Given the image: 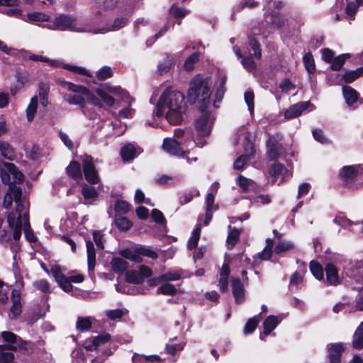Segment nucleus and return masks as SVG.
<instances>
[{"instance_id":"obj_39","label":"nucleus","mask_w":363,"mask_h":363,"mask_svg":"<svg viewBox=\"0 0 363 363\" xmlns=\"http://www.w3.org/2000/svg\"><path fill=\"white\" fill-rule=\"evenodd\" d=\"M92 325L91 318L79 317L76 323V328L81 332L89 330Z\"/></svg>"},{"instance_id":"obj_50","label":"nucleus","mask_w":363,"mask_h":363,"mask_svg":"<svg viewBox=\"0 0 363 363\" xmlns=\"http://www.w3.org/2000/svg\"><path fill=\"white\" fill-rule=\"evenodd\" d=\"M16 255H14L13 257L14 259V262L13 263V271L16 279L15 284L16 288H21L23 286V281L22 276L20 274L19 268L17 266V262H16Z\"/></svg>"},{"instance_id":"obj_59","label":"nucleus","mask_w":363,"mask_h":363,"mask_svg":"<svg viewBox=\"0 0 363 363\" xmlns=\"http://www.w3.org/2000/svg\"><path fill=\"white\" fill-rule=\"evenodd\" d=\"M33 286L37 289L45 292L50 293L51 292V286L49 282L45 279H40L33 282Z\"/></svg>"},{"instance_id":"obj_24","label":"nucleus","mask_w":363,"mask_h":363,"mask_svg":"<svg viewBox=\"0 0 363 363\" xmlns=\"http://www.w3.org/2000/svg\"><path fill=\"white\" fill-rule=\"evenodd\" d=\"M11 350H16V346L10 345L9 347H6L0 345V363H16Z\"/></svg>"},{"instance_id":"obj_40","label":"nucleus","mask_w":363,"mask_h":363,"mask_svg":"<svg viewBox=\"0 0 363 363\" xmlns=\"http://www.w3.org/2000/svg\"><path fill=\"white\" fill-rule=\"evenodd\" d=\"M240 235V231L237 228L231 229L229 226V233L227 238V244L228 248L234 247L235 243L238 242Z\"/></svg>"},{"instance_id":"obj_7","label":"nucleus","mask_w":363,"mask_h":363,"mask_svg":"<svg viewBox=\"0 0 363 363\" xmlns=\"http://www.w3.org/2000/svg\"><path fill=\"white\" fill-rule=\"evenodd\" d=\"M1 178L3 183L10 185L22 182L23 175L13 163L4 162L1 167Z\"/></svg>"},{"instance_id":"obj_25","label":"nucleus","mask_w":363,"mask_h":363,"mask_svg":"<svg viewBox=\"0 0 363 363\" xmlns=\"http://www.w3.org/2000/svg\"><path fill=\"white\" fill-rule=\"evenodd\" d=\"M326 281L330 285H337L340 280L336 267L331 264H328L325 267Z\"/></svg>"},{"instance_id":"obj_2","label":"nucleus","mask_w":363,"mask_h":363,"mask_svg":"<svg viewBox=\"0 0 363 363\" xmlns=\"http://www.w3.org/2000/svg\"><path fill=\"white\" fill-rule=\"evenodd\" d=\"M187 108L184 94L171 87L165 89L157 103L153 114L160 118L164 114L167 121L172 125L180 124Z\"/></svg>"},{"instance_id":"obj_42","label":"nucleus","mask_w":363,"mask_h":363,"mask_svg":"<svg viewBox=\"0 0 363 363\" xmlns=\"http://www.w3.org/2000/svg\"><path fill=\"white\" fill-rule=\"evenodd\" d=\"M125 279L128 283L140 284L143 281V276L136 270L128 271L125 274Z\"/></svg>"},{"instance_id":"obj_13","label":"nucleus","mask_w":363,"mask_h":363,"mask_svg":"<svg viewBox=\"0 0 363 363\" xmlns=\"http://www.w3.org/2000/svg\"><path fill=\"white\" fill-rule=\"evenodd\" d=\"M1 336L4 342L9 343L4 345L6 347H9L10 345H15L16 346V349L21 348L27 350V345L30 344L29 342L23 340L20 337L9 331L1 332Z\"/></svg>"},{"instance_id":"obj_49","label":"nucleus","mask_w":363,"mask_h":363,"mask_svg":"<svg viewBox=\"0 0 363 363\" xmlns=\"http://www.w3.org/2000/svg\"><path fill=\"white\" fill-rule=\"evenodd\" d=\"M151 217L156 223L162 225L164 228H167V220L160 210L156 208L152 210Z\"/></svg>"},{"instance_id":"obj_33","label":"nucleus","mask_w":363,"mask_h":363,"mask_svg":"<svg viewBox=\"0 0 363 363\" xmlns=\"http://www.w3.org/2000/svg\"><path fill=\"white\" fill-rule=\"evenodd\" d=\"M269 174L272 177H281L284 179L289 175V171L283 164L275 163L271 166L269 169Z\"/></svg>"},{"instance_id":"obj_64","label":"nucleus","mask_w":363,"mask_h":363,"mask_svg":"<svg viewBox=\"0 0 363 363\" xmlns=\"http://www.w3.org/2000/svg\"><path fill=\"white\" fill-rule=\"evenodd\" d=\"M87 262L89 273H94L96 266V251H87Z\"/></svg>"},{"instance_id":"obj_16","label":"nucleus","mask_w":363,"mask_h":363,"mask_svg":"<svg viewBox=\"0 0 363 363\" xmlns=\"http://www.w3.org/2000/svg\"><path fill=\"white\" fill-rule=\"evenodd\" d=\"M328 356L330 363H340L342 353L345 351L342 343L328 345Z\"/></svg>"},{"instance_id":"obj_21","label":"nucleus","mask_w":363,"mask_h":363,"mask_svg":"<svg viewBox=\"0 0 363 363\" xmlns=\"http://www.w3.org/2000/svg\"><path fill=\"white\" fill-rule=\"evenodd\" d=\"M140 153V148L133 143H128L121 149V155L123 161L133 160Z\"/></svg>"},{"instance_id":"obj_63","label":"nucleus","mask_w":363,"mask_h":363,"mask_svg":"<svg viewBox=\"0 0 363 363\" xmlns=\"http://www.w3.org/2000/svg\"><path fill=\"white\" fill-rule=\"evenodd\" d=\"M182 276L178 272H168L160 276V280L163 281H177L181 279Z\"/></svg>"},{"instance_id":"obj_17","label":"nucleus","mask_w":363,"mask_h":363,"mask_svg":"<svg viewBox=\"0 0 363 363\" xmlns=\"http://www.w3.org/2000/svg\"><path fill=\"white\" fill-rule=\"evenodd\" d=\"M309 101H301L291 106L284 113L286 119L298 117L310 106Z\"/></svg>"},{"instance_id":"obj_48","label":"nucleus","mask_w":363,"mask_h":363,"mask_svg":"<svg viewBox=\"0 0 363 363\" xmlns=\"http://www.w3.org/2000/svg\"><path fill=\"white\" fill-rule=\"evenodd\" d=\"M96 92L106 105L111 107L114 105L115 99L111 95L109 94V93L107 92V91L97 89Z\"/></svg>"},{"instance_id":"obj_29","label":"nucleus","mask_w":363,"mask_h":363,"mask_svg":"<svg viewBox=\"0 0 363 363\" xmlns=\"http://www.w3.org/2000/svg\"><path fill=\"white\" fill-rule=\"evenodd\" d=\"M175 340L176 337L172 338L169 340V342L166 344V351L171 355H174L177 352L182 351L186 343L184 340H182L179 343H174V342Z\"/></svg>"},{"instance_id":"obj_55","label":"nucleus","mask_w":363,"mask_h":363,"mask_svg":"<svg viewBox=\"0 0 363 363\" xmlns=\"http://www.w3.org/2000/svg\"><path fill=\"white\" fill-rule=\"evenodd\" d=\"M303 61L307 71L309 73H313L315 67L312 54L310 52L306 53L303 57Z\"/></svg>"},{"instance_id":"obj_47","label":"nucleus","mask_w":363,"mask_h":363,"mask_svg":"<svg viewBox=\"0 0 363 363\" xmlns=\"http://www.w3.org/2000/svg\"><path fill=\"white\" fill-rule=\"evenodd\" d=\"M37 107L38 97L35 96L30 99V102L26 108L28 121H31L33 119L34 115L37 111Z\"/></svg>"},{"instance_id":"obj_1","label":"nucleus","mask_w":363,"mask_h":363,"mask_svg":"<svg viewBox=\"0 0 363 363\" xmlns=\"http://www.w3.org/2000/svg\"><path fill=\"white\" fill-rule=\"evenodd\" d=\"M22 191L20 187L15 184L9 186V191L4 198L3 206L8 209L11 207L13 201L16 203L14 211L7 215V225L4 220L0 218V242L1 243L9 242L11 240V233L15 240H18L21 236V219L26 211L29 213V204L26 198H22Z\"/></svg>"},{"instance_id":"obj_26","label":"nucleus","mask_w":363,"mask_h":363,"mask_svg":"<svg viewBox=\"0 0 363 363\" xmlns=\"http://www.w3.org/2000/svg\"><path fill=\"white\" fill-rule=\"evenodd\" d=\"M22 19L26 22L39 23L50 21V17L48 14L41 12H32L27 13L26 17Z\"/></svg>"},{"instance_id":"obj_32","label":"nucleus","mask_w":363,"mask_h":363,"mask_svg":"<svg viewBox=\"0 0 363 363\" xmlns=\"http://www.w3.org/2000/svg\"><path fill=\"white\" fill-rule=\"evenodd\" d=\"M67 174L74 179H81L82 177L81 167L79 162L72 161L66 169Z\"/></svg>"},{"instance_id":"obj_51","label":"nucleus","mask_w":363,"mask_h":363,"mask_svg":"<svg viewBox=\"0 0 363 363\" xmlns=\"http://www.w3.org/2000/svg\"><path fill=\"white\" fill-rule=\"evenodd\" d=\"M92 235L96 247L99 249H104L106 240L103 233L101 231L95 230L93 232Z\"/></svg>"},{"instance_id":"obj_12","label":"nucleus","mask_w":363,"mask_h":363,"mask_svg":"<svg viewBox=\"0 0 363 363\" xmlns=\"http://www.w3.org/2000/svg\"><path fill=\"white\" fill-rule=\"evenodd\" d=\"M283 153V147L274 136H269L267 141V155L271 160H277Z\"/></svg>"},{"instance_id":"obj_3","label":"nucleus","mask_w":363,"mask_h":363,"mask_svg":"<svg viewBox=\"0 0 363 363\" xmlns=\"http://www.w3.org/2000/svg\"><path fill=\"white\" fill-rule=\"evenodd\" d=\"M49 28L92 34H104L109 30V28L105 27L96 28L93 22L80 21L74 16L64 14L56 17Z\"/></svg>"},{"instance_id":"obj_28","label":"nucleus","mask_w":363,"mask_h":363,"mask_svg":"<svg viewBox=\"0 0 363 363\" xmlns=\"http://www.w3.org/2000/svg\"><path fill=\"white\" fill-rule=\"evenodd\" d=\"M112 270L118 274H122L128 269V262L121 257H113L111 262Z\"/></svg>"},{"instance_id":"obj_22","label":"nucleus","mask_w":363,"mask_h":363,"mask_svg":"<svg viewBox=\"0 0 363 363\" xmlns=\"http://www.w3.org/2000/svg\"><path fill=\"white\" fill-rule=\"evenodd\" d=\"M64 98L65 101L69 104L79 105L82 108V112L86 116L90 118H93V116L89 115L86 112V110L84 108L86 101L82 94H67L65 95Z\"/></svg>"},{"instance_id":"obj_61","label":"nucleus","mask_w":363,"mask_h":363,"mask_svg":"<svg viewBox=\"0 0 363 363\" xmlns=\"http://www.w3.org/2000/svg\"><path fill=\"white\" fill-rule=\"evenodd\" d=\"M106 91L116 96L124 99L128 96V94L119 86H107Z\"/></svg>"},{"instance_id":"obj_41","label":"nucleus","mask_w":363,"mask_h":363,"mask_svg":"<svg viewBox=\"0 0 363 363\" xmlns=\"http://www.w3.org/2000/svg\"><path fill=\"white\" fill-rule=\"evenodd\" d=\"M28 59L34 62H44L54 67H57L60 66V61L56 60H50L49 58L41 55L32 54L28 57Z\"/></svg>"},{"instance_id":"obj_45","label":"nucleus","mask_w":363,"mask_h":363,"mask_svg":"<svg viewBox=\"0 0 363 363\" xmlns=\"http://www.w3.org/2000/svg\"><path fill=\"white\" fill-rule=\"evenodd\" d=\"M114 223L116 227L120 230L123 231L129 230L133 225L131 221L126 217H116L114 220Z\"/></svg>"},{"instance_id":"obj_38","label":"nucleus","mask_w":363,"mask_h":363,"mask_svg":"<svg viewBox=\"0 0 363 363\" xmlns=\"http://www.w3.org/2000/svg\"><path fill=\"white\" fill-rule=\"evenodd\" d=\"M363 74V67H359L355 70L348 71L342 76V79L346 83H352L356 79Z\"/></svg>"},{"instance_id":"obj_30","label":"nucleus","mask_w":363,"mask_h":363,"mask_svg":"<svg viewBox=\"0 0 363 363\" xmlns=\"http://www.w3.org/2000/svg\"><path fill=\"white\" fill-rule=\"evenodd\" d=\"M237 184L242 191H254L256 189L255 182L242 175L237 178Z\"/></svg>"},{"instance_id":"obj_62","label":"nucleus","mask_w":363,"mask_h":363,"mask_svg":"<svg viewBox=\"0 0 363 363\" xmlns=\"http://www.w3.org/2000/svg\"><path fill=\"white\" fill-rule=\"evenodd\" d=\"M113 75L111 69L110 67L104 66L101 67L96 72V77L100 80H104L111 77Z\"/></svg>"},{"instance_id":"obj_46","label":"nucleus","mask_w":363,"mask_h":363,"mask_svg":"<svg viewBox=\"0 0 363 363\" xmlns=\"http://www.w3.org/2000/svg\"><path fill=\"white\" fill-rule=\"evenodd\" d=\"M310 269L313 276L318 280L323 279L324 273L321 265L316 261L310 262Z\"/></svg>"},{"instance_id":"obj_52","label":"nucleus","mask_w":363,"mask_h":363,"mask_svg":"<svg viewBox=\"0 0 363 363\" xmlns=\"http://www.w3.org/2000/svg\"><path fill=\"white\" fill-rule=\"evenodd\" d=\"M333 222L341 228H346L352 225L359 224V222L352 223L350 220L342 215H337L333 220Z\"/></svg>"},{"instance_id":"obj_18","label":"nucleus","mask_w":363,"mask_h":363,"mask_svg":"<svg viewBox=\"0 0 363 363\" xmlns=\"http://www.w3.org/2000/svg\"><path fill=\"white\" fill-rule=\"evenodd\" d=\"M342 93L347 104L349 106L357 107V104H362L363 101L358 98V94L353 88L348 86L342 87Z\"/></svg>"},{"instance_id":"obj_35","label":"nucleus","mask_w":363,"mask_h":363,"mask_svg":"<svg viewBox=\"0 0 363 363\" xmlns=\"http://www.w3.org/2000/svg\"><path fill=\"white\" fill-rule=\"evenodd\" d=\"M0 153L2 157L9 160H13L14 158V152L11 145L6 142H0Z\"/></svg>"},{"instance_id":"obj_44","label":"nucleus","mask_w":363,"mask_h":363,"mask_svg":"<svg viewBox=\"0 0 363 363\" xmlns=\"http://www.w3.org/2000/svg\"><path fill=\"white\" fill-rule=\"evenodd\" d=\"M128 22V19L126 18H124V17H121V18H118L116 19H115L113 25L110 27L108 26H96L95 24H94V27L96 28H103V27H105V28H109V31H111V30H118L123 27H124Z\"/></svg>"},{"instance_id":"obj_20","label":"nucleus","mask_w":363,"mask_h":363,"mask_svg":"<svg viewBox=\"0 0 363 363\" xmlns=\"http://www.w3.org/2000/svg\"><path fill=\"white\" fill-rule=\"evenodd\" d=\"M281 319L275 315H269L263 323L264 331L260 334V339L264 340L266 336L276 328Z\"/></svg>"},{"instance_id":"obj_8","label":"nucleus","mask_w":363,"mask_h":363,"mask_svg":"<svg viewBox=\"0 0 363 363\" xmlns=\"http://www.w3.org/2000/svg\"><path fill=\"white\" fill-rule=\"evenodd\" d=\"M57 83L64 89H66L72 92L78 93L86 96L87 100L93 105L99 107H102V103L94 95L91 94L89 90L83 86L76 85L73 83L68 82L64 80H58Z\"/></svg>"},{"instance_id":"obj_31","label":"nucleus","mask_w":363,"mask_h":363,"mask_svg":"<svg viewBox=\"0 0 363 363\" xmlns=\"http://www.w3.org/2000/svg\"><path fill=\"white\" fill-rule=\"evenodd\" d=\"M133 363H160L161 358L158 355H140L134 354L133 356Z\"/></svg>"},{"instance_id":"obj_58","label":"nucleus","mask_w":363,"mask_h":363,"mask_svg":"<svg viewBox=\"0 0 363 363\" xmlns=\"http://www.w3.org/2000/svg\"><path fill=\"white\" fill-rule=\"evenodd\" d=\"M82 194L85 199H95L98 196L96 189L88 185H84L82 187Z\"/></svg>"},{"instance_id":"obj_10","label":"nucleus","mask_w":363,"mask_h":363,"mask_svg":"<svg viewBox=\"0 0 363 363\" xmlns=\"http://www.w3.org/2000/svg\"><path fill=\"white\" fill-rule=\"evenodd\" d=\"M361 170L359 164L345 166L339 172L340 179L345 186H349Z\"/></svg>"},{"instance_id":"obj_27","label":"nucleus","mask_w":363,"mask_h":363,"mask_svg":"<svg viewBox=\"0 0 363 363\" xmlns=\"http://www.w3.org/2000/svg\"><path fill=\"white\" fill-rule=\"evenodd\" d=\"M233 50L238 57L242 58L241 63L245 69L249 72H252L256 69V64L252 59L251 56L242 57L241 51L239 48L235 47Z\"/></svg>"},{"instance_id":"obj_43","label":"nucleus","mask_w":363,"mask_h":363,"mask_svg":"<svg viewBox=\"0 0 363 363\" xmlns=\"http://www.w3.org/2000/svg\"><path fill=\"white\" fill-rule=\"evenodd\" d=\"M350 57V54H342L336 57H334L331 63V69L335 71H338L344 65L345 60Z\"/></svg>"},{"instance_id":"obj_53","label":"nucleus","mask_w":363,"mask_h":363,"mask_svg":"<svg viewBox=\"0 0 363 363\" xmlns=\"http://www.w3.org/2000/svg\"><path fill=\"white\" fill-rule=\"evenodd\" d=\"M177 292V289L172 284H164L160 286L156 291L157 294L174 295Z\"/></svg>"},{"instance_id":"obj_19","label":"nucleus","mask_w":363,"mask_h":363,"mask_svg":"<svg viewBox=\"0 0 363 363\" xmlns=\"http://www.w3.org/2000/svg\"><path fill=\"white\" fill-rule=\"evenodd\" d=\"M11 302L12 306L10 308L11 318L15 319L22 312V307L21 303V294L18 289H13L11 293Z\"/></svg>"},{"instance_id":"obj_60","label":"nucleus","mask_w":363,"mask_h":363,"mask_svg":"<svg viewBox=\"0 0 363 363\" xmlns=\"http://www.w3.org/2000/svg\"><path fill=\"white\" fill-rule=\"evenodd\" d=\"M115 210L117 213L125 214L129 211L130 205L128 202L118 199L116 202Z\"/></svg>"},{"instance_id":"obj_14","label":"nucleus","mask_w":363,"mask_h":363,"mask_svg":"<svg viewBox=\"0 0 363 363\" xmlns=\"http://www.w3.org/2000/svg\"><path fill=\"white\" fill-rule=\"evenodd\" d=\"M24 216L21 219V231H24L26 240L31 244L32 247L38 246V238L35 235L34 233L30 228L29 223V213L26 211L24 213Z\"/></svg>"},{"instance_id":"obj_11","label":"nucleus","mask_w":363,"mask_h":363,"mask_svg":"<svg viewBox=\"0 0 363 363\" xmlns=\"http://www.w3.org/2000/svg\"><path fill=\"white\" fill-rule=\"evenodd\" d=\"M120 254L123 258L135 263L143 262L144 257L155 259L158 256L156 251H121Z\"/></svg>"},{"instance_id":"obj_54","label":"nucleus","mask_w":363,"mask_h":363,"mask_svg":"<svg viewBox=\"0 0 363 363\" xmlns=\"http://www.w3.org/2000/svg\"><path fill=\"white\" fill-rule=\"evenodd\" d=\"M226 81H227V77L225 76H223L221 79V81H220V86L219 88H218L217 91H216V100H215V102H214V106L215 107H218V106L216 105V104L218 102H220L223 97V95H224V93H225V84L226 83Z\"/></svg>"},{"instance_id":"obj_57","label":"nucleus","mask_w":363,"mask_h":363,"mask_svg":"<svg viewBox=\"0 0 363 363\" xmlns=\"http://www.w3.org/2000/svg\"><path fill=\"white\" fill-rule=\"evenodd\" d=\"M199 52H196L191 55L184 62V68L187 71L192 70L194 69L195 63H196L199 61Z\"/></svg>"},{"instance_id":"obj_6","label":"nucleus","mask_w":363,"mask_h":363,"mask_svg":"<svg viewBox=\"0 0 363 363\" xmlns=\"http://www.w3.org/2000/svg\"><path fill=\"white\" fill-rule=\"evenodd\" d=\"M237 142L242 140L244 152L234 162V168L240 170L245 164L253 157L255 150L252 135L242 126L237 133Z\"/></svg>"},{"instance_id":"obj_15","label":"nucleus","mask_w":363,"mask_h":363,"mask_svg":"<svg viewBox=\"0 0 363 363\" xmlns=\"http://www.w3.org/2000/svg\"><path fill=\"white\" fill-rule=\"evenodd\" d=\"M163 150L170 155L175 156H182L184 151L181 147V142L172 138H166L162 144Z\"/></svg>"},{"instance_id":"obj_23","label":"nucleus","mask_w":363,"mask_h":363,"mask_svg":"<svg viewBox=\"0 0 363 363\" xmlns=\"http://www.w3.org/2000/svg\"><path fill=\"white\" fill-rule=\"evenodd\" d=\"M232 282V290L234 298L237 303H242L245 299L244 287L241 281L238 278H233Z\"/></svg>"},{"instance_id":"obj_36","label":"nucleus","mask_w":363,"mask_h":363,"mask_svg":"<svg viewBox=\"0 0 363 363\" xmlns=\"http://www.w3.org/2000/svg\"><path fill=\"white\" fill-rule=\"evenodd\" d=\"M173 63V58L171 56L166 55L163 60L157 65V72L160 74L167 73Z\"/></svg>"},{"instance_id":"obj_9","label":"nucleus","mask_w":363,"mask_h":363,"mask_svg":"<svg viewBox=\"0 0 363 363\" xmlns=\"http://www.w3.org/2000/svg\"><path fill=\"white\" fill-rule=\"evenodd\" d=\"M82 161L86 180L93 184L98 183L99 177L93 164L92 157L90 155H84L82 157Z\"/></svg>"},{"instance_id":"obj_56","label":"nucleus","mask_w":363,"mask_h":363,"mask_svg":"<svg viewBox=\"0 0 363 363\" xmlns=\"http://www.w3.org/2000/svg\"><path fill=\"white\" fill-rule=\"evenodd\" d=\"M258 316H255L247 320L243 329L245 334L252 333L256 329L259 323Z\"/></svg>"},{"instance_id":"obj_5","label":"nucleus","mask_w":363,"mask_h":363,"mask_svg":"<svg viewBox=\"0 0 363 363\" xmlns=\"http://www.w3.org/2000/svg\"><path fill=\"white\" fill-rule=\"evenodd\" d=\"M206 107H200L201 116L195 121V131L193 138L195 144L199 147H203L206 140L204 138L208 136L215 120V116L208 111H205Z\"/></svg>"},{"instance_id":"obj_4","label":"nucleus","mask_w":363,"mask_h":363,"mask_svg":"<svg viewBox=\"0 0 363 363\" xmlns=\"http://www.w3.org/2000/svg\"><path fill=\"white\" fill-rule=\"evenodd\" d=\"M212 81L210 77L201 74L195 76L191 81L188 90V99L192 103L201 104V107H206L210 102Z\"/></svg>"},{"instance_id":"obj_34","label":"nucleus","mask_w":363,"mask_h":363,"mask_svg":"<svg viewBox=\"0 0 363 363\" xmlns=\"http://www.w3.org/2000/svg\"><path fill=\"white\" fill-rule=\"evenodd\" d=\"M352 346L355 349L363 347V322L360 323L354 333Z\"/></svg>"},{"instance_id":"obj_37","label":"nucleus","mask_w":363,"mask_h":363,"mask_svg":"<svg viewBox=\"0 0 363 363\" xmlns=\"http://www.w3.org/2000/svg\"><path fill=\"white\" fill-rule=\"evenodd\" d=\"M201 234V225L199 224L194 229L191 236L188 242V247L189 250H193L197 247L199 240Z\"/></svg>"}]
</instances>
